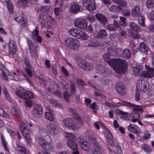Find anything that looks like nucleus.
<instances>
[{
    "label": "nucleus",
    "instance_id": "9",
    "mask_svg": "<svg viewBox=\"0 0 154 154\" xmlns=\"http://www.w3.org/2000/svg\"><path fill=\"white\" fill-rule=\"evenodd\" d=\"M47 129L49 133L52 135L57 134L59 131L58 125L55 123H50L47 126Z\"/></svg>",
    "mask_w": 154,
    "mask_h": 154
},
{
    "label": "nucleus",
    "instance_id": "19",
    "mask_svg": "<svg viewBox=\"0 0 154 154\" xmlns=\"http://www.w3.org/2000/svg\"><path fill=\"white\" fill-rule=\"evenodd\" d=\"M70 10L72 13L76 14L80 11V6L76 3L73 4L70 6Z\"/></svg>",
    "mask_w": 154,
    "mask_h": 154
},
{
    "label": "nucleus",
    "instance_id": "24",
    "mask_svg": "<svg viewBox=\"0 0 154 154\" xmlns=\"http://www.w3.org/2000/svg\"><path fill=\"white\" fill-rule=\"evenodd\" d=\"M32 93L29 91L22 93V98L24 100L31 99L33 98Z\"/></svg>",
    "mask_w": 154,
    "mask_h": 154
},
{
    "label": "nucleus",
    "instance_id": "42",
    "mask_svg": "<svg viewBox=\"0 0 154 154\" xmlns=\"http://www.w3.org/2000/svg\"><path fill=\"white\" fill-rule=\"evenodd\" d=\"M15 20L20 24L24 26L25 25V23L24 20L23 18L20 16H18L15 19Z\"/></svg>",
    "mask_w": 154,
    "mask_h": 154
},
{
    "label": "nucleus",
    "instance_id": "2",
    "mask_svg": "<svg viewBox=\"0 0 154 154\" xmlns=\"http://www.w3.org/2000/svg\"><path fill=\"white\" fill-rule=\"evenodd\" d=\"M77 62L78 67L84 70L89 71L93 69L92 64L87 62L83 59L79 58L78 59Z\"/></svg>",
    "mask_w": 154,
    "mask_h": 154
},
{
    "label": "nucleus",
    "instance_id": "35",
    "mask_svg": "<svg viewBox=\"0 0 154 154\" xmlns=\"http://www.w3.org/2000/svg\"><path fill=\"white\" fill-rule=\"evenodd\" d=\"M96 146L93 149L92 152L93 154H102L101 150L102 147L101 146L98 145L96 144Z\"/></svg>",
    "mask_w": 154,
    "mask_h": 154
},
{
    "label": "nucleus",
    "instance_id": "32",
    "mask_svg": "<svg viewBox=\"0 0 154 154\" xmlns=\"http://www.w3.org/2000/svg\"><path fill=\"white\" fill-rule=\"evenodd\" d=\"M88 38V35L83 31L80 30L77 38L82 40H86Z\"/></svg>",
    "mask_w": 154,
    "mask_h": 154
},
{
    "label": "nucleus",
    "instance_id": "55",
    "mask_svg": "<svg viewBox=\"0 0 154 154\" xmlns=\"http://www.w3.org/2000/svg\"><path fill=\"white\" fill-rule=\"evenodd\" d=\"M154 5V0H148L146 3V6L148 8H151Z\"/></svg>",
    "mask_w": 154,
    "mask_h": 154
},
{
    "label": "nucleus",
    "instance_id": "13",
    "mask_svg": "<svg viewBox=\"0 0 154 154\" xmlns=\"http://www.w3.org/2000/svg\"><path fill=\"white\" fill-rule=\"evenodd\" d=\"M146 71L143 73L142 75L145 78H151L154 75V69L149 67L146 68Z\"/></svg>",
    "mask_w": 154,
    "mask_h": 154
},
{
    "label": "nucleus",
    "instance_id": "18",
    "mask_svg": "<svg viewBox=\"0 0 154 154\" xmlns=\"http://www.w3.org/2000/svg\"><path fill=\"white\" fill-rule=\"evenodd\" d=\"M121 62H122V60L120 59H110L107 63L114 69L115 67Z\"/></svg>",
    "mask_w": 154,
    "mask_h": 154
},
{
    "label": "nucleus",
    "instance_id": "21",
    "mask_svg": "<svg viewBox=\"0 0 154 154\" xmlns=\"http://www.w3.org/2000/svg\"><path fill=\"white\" fill-rule=\"evenodd\" d=\"M128 129L131 132L138 133L140 131V129L135 125L130 124L128 126Z\"/></svg>",
    "mask_w": 154,
    "mask_h": 154
},
{
    "label": "nucleus",
    "instance_id": "33",
    "mask_svg": "<svg viewBox=\"0 0 154 154\" xmlns=\"http://www.w3.org/2000/svg\"><path fill=\"white\" fill-rule=\"evenodd\" d=\"M110 11L112 12L117 13L119 12L122 10V8L120 6H116L115 5H112L109 8Z\"/></svg>",
    "mask_w": 154,
    "mask_h": 154
},
{
    "label": "nucleus",
    "instance_id": "59",
    "mask_svg": "<svg viewBox=\"0 0 154 154\" xmlns=\"http://www.w3.org/2000/svg\"><path fill=\"white\" fill-rule=\"evenodd\" d=\"M25 104L26 106L30 107L32 105V100H27L25 101Z\"/></svg>",
    "mask_w": 154,
    "mask_h": 154
},
{
    "label": "nucleus",
    "instance_id": "63",
    "mask_svg": "<svg viewBox=\"0 0 154 154\" xmlns=\"http://www.w3.org/2000/svg\"><path fill=\"white\" fill-rule=\"evenodd\" d=\"M7 72L4 71L2 72V73L1 74L2 77V78L5 80H8V78L7 76L6 75V73Z\"/></svg>",
    "mask_w": 154,
    "mask_h": 154
},
{
    "label": "nucleus",
    "instance_id": "3",
    "mask_svg": "<svg viewBox=\"0 0 154 154\" xmlns=\"http://www.w3.org/2000/svg\"><path fill=\"white\" fill-rule=\"evenodd\" d=\"M20 129L24 137L25 138L27 141L28 143L31 142L29 131L26 127V125L24 122H22L20 125Z\"/></svg>",
    "mask_w": 154,
    "mask_h": 154
},
{
    "label": "nucleus",
    "instance_id": "5",
    "mask_svg": "<svg viewBox=\"0 0 154 154\" xmlns=\"http://www.w3.org/2000/svg\"><path fill=\"white\" fill-rule=\"evenodd\" d=\"M75 26L80 29H86L87 28V21L84 19H76L74 21Z\"/></svg>",
    "mask_w": 154,
    "mask_h": 154
},
{
    "label": "nucleus",
    "instance_id": "51",
    "mask_svg": "<svg viewBox=\"0 0 154 154\" xmlns=\"http://www.w3.org/2000/svg\"><path fill=\"white\" fill-rule=\"evenodd\" d=\"M33 70V68L32 66L29 67H26L25 69V70L26 72L29 77H32V71Z\"/></svg>",
    "mask_w": 154,
    "mask_h": 154
},
{
    "label": "nucleus",
    "instance_id": "39",
    "mask_svg": "<svg viewBox=\"0 0 154 154\" xmlns=\"http://www.w3.org/2000/svg\"><path fill=\"white\" fill-rule=\"evenodd\" d=\"M142 68L141 66H138L136 67H134L133 69V73L135 75H138L141 71Z\"/></svg>",
    "mask_w": 154,
    "mask_h": 154
},
{
    "label": "nucleus",
    "instance_id": "43",
    "mask_svg": "<svg viewBox=\"0 0 154 154\" xmlns=\"http://www.w3.org/2000/svg\"><path fill=\"white\" fill-rule=\"evenodd\" d=\"M17 150L21 153H23L25 154H28L29 153L28 151L25 148L22 146H17Z\"/></svg>",
    "mask_w": 154,
    "mask_h": 154
},
{
    "label": "nucleus",
    "instance_id": "58",
    "mask_svg": "<svg viewBox=\"0 0 154 154\" xmlns=\"http://www.w3.org/2000/svg\"><path fill=\"white\" fill-rule=\"evenodd\" d=\"M50 8V6H42L41 8L40 11L42 12H46L49 10Z\"/></svg>",
    "mask_w": 154,
    "mask_h": 154
},
{
    "label": "nucleus",
    "instance_id": "57",
    "mask_svg": "<svg viewBox=\"0 0 154 154\" xmlns=\"http://www.w3.org/2000/svg\"><path fill=\"white\" fill-rule=\"evenodd\" d=\"M114 25L111 24H108L106 26V29L109 30L114 31L116 30Z\"/></svg>",
    "mask_w": 154,
    "mask_h": 154
},
{
    "label": "nucleus",
    "instance_id": "25",
    "mask_svg": "<svg viewBox=\"0 0 154 154\" xmlns=\"http://www.w3.org/2000/svg\"><path fill=\"white\" fill-rule=\"evenodd\" d=\"M8 45L12 53L13 54H15L17 49L15 42L12 40H11L9 42Z\"/></svg>",
    "mask_w": 154,
    "mask_h": 154
},
{
    "label": "nucleus",
    "instance_id": "17",
    "mask_svg": "<svg viewBox=\"0 0 154 154\" xmlns=\"http://www.w3.org/2000/svg\"><path fill=\"white\" fill-rule=\"evenodd\" d=\"M116 49H112L111 48H109L108 51L110 54H105L103 55V58L106 62H107L109 60V59L111 55H114L116 54Z\"/></svg>",
    "mask_w": 154,
    "mask_h": 154
},
{
    "label": "nucleus",
    "instance_id": "38",
    "mask_svg": "<svg viewBox=\"0 0 154 154\" xmlns=\"http://www.w3.org/2000/svg\"><path fill=\"white\" fill-rule=\"evenodd\" d=\"M70 92L73 95L75 94L76 91V87L75 83L72 81L71 82L70 85Z\"/></svg>",
    "mask_w": 154,
    "mask_h": 154
},
{
    "label": "nucleus",
    "instance_id": "6",
    "mask_svg": "<svg viewBox=\"0 0 154 154\" xmlns=\"http://www.w3.org/2000/svg\"><path fill=\"white\" fill-rule=\"evenodd\" d=\"M80 44L79 42L76 39L69 38L68 39V47L72 50H77L79 47Z\"/></svg>",
    "mask_w": 154,
    "mask_h": 154
},
{
    "label": "nucleus",
    "instance_id": "10",
    "mask_svg": "<svg viewBox=\"0 0 154 154\" xmlns=\"http://www.w3.org/2000/svg\"><path fill=\"white\" fill-rule=\"evenodd\" d=\"M116 90L119 94L122 95H125L126 93L125 86L124 85L120 82L116 83L115 86Z\"/></svg>",
    "mask_w": 154,
    "mask_h": 154
},
{
    "label": "nucleus",
    "instance_id": "54",
    "mask_svg": "<svg viewBox=\"0 0 154 154\" xmlns=\"http://www.w3.org/2000/svg\"><path fill=\"white\" fill-rule=\"evenodd\" d=\"M86 18L88 21L91 22H94L95 20V17L93 15L90 14L86 16Z\"/></svg>",
    "mask_w": 154,
    "mask_h": 154
},
{
    "label": "nucleus",
    "instance_id": "14",
    "mask_svg": "<svg viewBox=\"0 0 154 154\" xmlns=\"http://www.w3.org/2000/svg\"><path fill=\"white\" fill-rule=\"evenodd\" d=\"M79 143L80 144L81 147L84 150L86 151L90 150V145L85 140L82 138L80 139L79 141Z\"/></svg>",
    "mask_w": 154,
    "mask_h": 154
},
{
    "label": "nucleus",
    "instance_id": "15",
    "mask_svg": "<svg viewBox=\"0 0 154 154\" xmlns=\"http://www.w3.org/2000/svg\"><path fill=\"white\" fill-rule=\"evenodd\" d=\"M97 19L101 22L103 25H105L108 23V21L105 16L103 14L97 13L95 15Z\"/></svg>",
    "mask_w": 154,
    "mask_h": 154
},
{
    "label": "nucleus",
    "instance_id": "44",
    "mask_svg": "<svg viewBox=\"0 0 154 154\" xmlns=\"http://www.w3.org/2000/svg\"><path fill=\"white\" fill-rule=\"evenodd\" d=\"M138 17V22L140 25L142 26H145V18L142 15H140Z\"/></svg>",
    "mask_w": 154,
    "mask_h": 154
},
{
    "label": "nucleus",
    "instance_id": "56",
    "mask_svg": "<svg viewBox=\"0 0 154 154\" xmlns=\"http://www.w3.org/2000/svg\"><path fill=\"white\" fill-rule=\"evenodd\" d=\"M94 94L97 96L96 97L100 100L104 98V96L99 92H95Z\"/></svg>",
    "mask_w": 154,
    "mask_h": 154
},
{
    "label": "nucleus",
    "instance_id": "26",
    "mask_svg": "<svg viewBox=\"0 0 154 154\" xmlns=\"http://www.w3.org/2000/svg\"><path fill=\"white\" fill-rule=\"evenodd\" d=\"M128 106L134 108L133 111L134 112H142L143 110L142 109L141 107L139 105H135L131 103H128Z\"/></svg>",
    "mask_w": 154,
    "mask_h": 154
},
{
    "label": "nucleus",
    "instance_id": "41",
    "mask_svg": "<svg viewBox=\"0 0 154 154\" xmlns=\"http://www.w3.org/2000/svg\"><path fill=\"white\" fill-rule=\"evenodd\" d=\"M6 2L8 6V10L10 13L11 14L13 12V5L11 2L10 0H6Z\"/></svg>",
    "mask_w": 154,
    "mask_h": 154
},
{
    "label": "nucleus",
    "instance_id": "45",
    "mask_svg": "<svg viewBox=\"0 0 154 154\" xmlns=\"http://www.w3.org/2000/svg\"><path fill=\"white\" fill-rule=\"evenodd\" d=\"M11 112L12 115L15 116L16 117L20 118L19 113L15 108H12L11 109Z\"/></svg>",
    "mask_w": 154,
    "mask_h": 154
},
{
    "label": "nucleus",
    "instance_id": "23",
    "mask_svg": "<svg viewBox=\"0 0 154 154\" xmlns=\"http://www.w3.org/2000/svg\"><path fill=\"white\" fill-rule=\"evenodd\" d=\"M61 83L63 90L64 91L63 93V98L66 102H67V91L66 89V86L67 85L66 82V81L62 80Z\"/></svg>",
    "mask_w": 154,
    "mask_h": 154
},
{
    "label": "nucleus",
    "instance_id": "27",
    "mask_svg": "<svg viewBox=\"0 0 154 154\" xmlns=\"http://www.w3.org/2000/svg\"><path fill=\"white\" fill-rule=\"evenodd\" d=\"M139 48L140 51L146 54H147V52L148 51V47L146 44L142 42L139 45Z\"/></svg>",
    "mask_w": 154,
    "mask_h": 154
},
{
    "label": "nucleus",
    "instance_id": "60",
    "mask_svg": "<svg viewBox=\"0 0 154 154\" xmlns=\"http://www.w3.org/2000/svg\"><path fill=\"white\" fill-rule=\"evenodd\" d=\"M140 99V97L139 95V90L137 89L135 92V100L136 101H138Z\"/></svg>",
    "mask_w": 154,
    "mask_h": 154
},
{
    "label": "nucleus",
    "instance_id": "36",
    "mask_svg": "<svg viewBox=\"0 0 154 154\" xmlns=\"http://www.w3.org/2000/svg\"><path fill=\"white\" fill-rule=\"evenodd\" d=\"M48 110H49V112H47L45 113L46 117L48 120L52 121L54 119L53 114L52 113L53 111L49 108L48 109Z\"/></svg>",
    "mask_w": 154,
    "mask_h": 154
},
{
    "label": "nucleus",
    "instance_id": "7",
    "mask_svg": "<svg viewBox=\"0 0 154 154\" xmlns=\"http://www.w3.org/2000/svg\"><path fill=\"white\" fill-rule=\"evenodd\" d=\"M82 2L84 7L89 11H93L96 9L94 0H83Z\"/></svg>",
    "mask_w": 154,
    "mask_h": 154
},
{
    "label": "nucleus",
    "instance_id": "29",
    "mask_svg": "<svg viewBox=\"0 0 154 154\" xmlns=\"http://www.w3.org/2000/svg\"><path fill=\"white\" fill-rule=\"evenodd\" d=\"M38 141L40 145L45 150H48L49 149L50 144L45 140H44L42 139L39 138L38 139Z\"/></svg>",
    "mask_w": 154,
    "mask_h": 154
},
{
    "label": "nucleus",
    "instance_id": "64",
    "mask_svg": "<svg viewBox=\"0 0 154 154\" xmlns=\"http://www.w3.org/2000/svg\"><path fill=\"white\" fill-rule=\"evenodd\" d=\"M38 29L37 28H36L35 29L34 31L32 32V34L34 38H35L36 36H37L38 34Z\"/></svg>",
    "mask_w": 154,
    "mask_h": 154
},
{
    "label": "nucleus",
    "instance_id": "1",
    "mask_svg": "<svg viewBox=\"0 0 154 154\" xmlns=\"http://www.w3.org/2000/svg\"><path fill=\"white\" fill-rule=\"evenodd\" d=\"M109 134L106 137L109 149L111 152L114 151L115 154H122V150L120 147L117 143L113 141L112 134L110 132H109Z\"/></svg>",
    "mask_w": 154,
    "mask_h": 154
},
{
    "label": "nucleus",
    "instance_id": "34",
    "mask_svg": "<svg viewBox=\"0 0 154 154\" xmlns=\"http://www.w3.org/2000/svg\"><path fill=\"white\" fill-rule=\"evenodd\" d=\"M28 45L29 46V49L30 53L32 55H33L36 52V51H35L33 43L32 42L29 40H27Z\"/></svg>",
    "mask_w": 154,
    "mask_h": 154
},
{
    "label": "nucleus",
    "instance_id": "8",
    "mask_svg": "<svg viewBox=\"0 0 154 154\" xmlns=\"http://www.w3.org/2000/svg\"><path fill=\"white\" fill-rule=\"evenodd\" d=\"M125 62V61L122 60V62L118 63L115 67L114 70L119 74H122L124 73L126 70V67L124 64Z\"/></svg>",
    "mask_w": 154,
    "mask_h": 154
},
{
    "label": "nucleus",
    "instance_id": "20",
    "mask_svg": "<svg viewBox=\"0 0 154 154\" xmlns=\"http://www.w3.org/2000/svg\"><path fill=\"white\" fill-rule=\"evenodd\" d=\"M139 86L141 91L143 92H145L149 88V83L147 81L142 80L139 85Z\"/></svg>",
    "mask_w": 154,
    "mask_h": 154
},
{
    "label": "nucleus",
    "instance_id": "22",
    "mask_svg": "<svg viewBox=\"0 0 154 154\" xmlns=\"http://www.w3.org/2000/svg\"><path fill=\"white\" fill-rule=\"evenodd\" d=\"M131 14L134 17H138L141 15L140 8L138 5L134 6L132 9Z\"/></svg>",
    "mask_w": 154,
    "mask_h": 154
},
{
    "label": "nucleus",
    "instance_id": "31",
    "mask_svg": "<svg viewBox=\"0 0 154 154\" xmlns=\"http://www.w3.org/2000/svg\"><path fill=\"white\" fill-rule=\"evenodd\" d=\"M107 35V33L105 30L101 29L99 31L97 36L98 38L105 39L106 38Z\"/></svg>",
    "mask_w": 154,
    "mask_h": 154
},
{
    "label": "nucleus",
    "instance_id": "37",
    "mask_svg": "<svg viewBox=\"0 0 154 154\" xmlns=\"http://www.w3.org/2000/svg\"><path fill=\"white\" fill-rule=\"evenodd\" d=\"M88 45L91 47H95L99 45L98 42L94 39H91L88 41Z\"/></svg>",
    "mask_w": 154,
    "mask_h": 154
},
{
    "label": "nucleus",
    "instance_id": "48",
    "mask_svg": "<svg viewBox=\"0 0 154 154\" xmlns=\"http://www.w3.org/2000/svg\"><path fill=\"white\" fill-rule=\"evenodd\" d=\"M110 73V71L109 70L106 69H102L101 71L100 74L103 77H106L109 75Z\"/></svg>",
    "mask_w": 154,
    "mask_h": 154
},
{
    "label": "nucleus",
    "instance_id": "61",
    "mask_svg": "<svg viewBox=\"0 0 154 154\" xmlns=\"http://www.w3.org/2000/svg\"><path fill=\"white\" fill-rule=\"evenodd\" d=\"M49 102L50 103L54 106H56L58 105V103L57 101L53 99H50Z\"/></svg>",
    "mask_w": 154,
    "mask_h": 154
},
{
    "label": "nucleus",
    "instance_id": "40",
    "mask_svg": "<svg viewBox=\"0 0 154 154\" xmlns=\"http://www.w3.org/2000/svg\"><path fill=\"white\" fill-rule=\"evenodd\" d=\"M122 54L127 59L129 58L131 55L129 50L126 49H124L123 51Z\"/></svg>",
    "mask_w": 154,
    "mask_h": 154
},
{
    "label": "nucleus",
    "instance_id": "28",
    "mask_svg": "<svg viewBox=\"0 0 154 154\" xmlns=\"http://www.w3.org/2000/svg\"><path fill=\"white\" fill-rule=\"evenodd\" d=\"M129 25L131 29L135 32H139L141 30L140 26L134 22H130Z\"/></svg>",
    "mask_w": 154,
    "mask_h": 154
},
{
    "label": "nucleus",
    "instance_id": "47",
    "mask_svg": "<svg viewBox=\"0 0 154 154\" xmlns=\"http://www.w3.org/2000/svg\"><path fill=\"white\" fill-rule=\"evenodd\" d=\"M113 1L120 5L125 7L127 5V2L125 0H112Z\"/></svg>",
    "mask_w": 154,
    "mask_h": 154
},
{
    "label": "nucleus",
    "instance_id": "49",
    "mask_svg": "<svg viewBox=\"0 0 154 154\" xmlns=\"http://www.w3.org/2000/svg\"><path fill=\"white\" fill-rule=\"evenodd\" d=\"M143 149L144 151L148 153H150L151 152L152 149L150 147L146 144H143L142 145Z\"/></svg>",
    "mask_w": 154,
    "mask_h": 154
},
{
    "label": "nucleus",
    "instance_id": "50",
    "mask_svg": "<svg viewBox=\"0 0 154 154\" xmlns=\"http://www.w3.org/2000/svg\"><path fill=\"white\" fill-rule=\"evenodd\" d=\"M69 111L72 113L74 118L79 117V115L78 112L75 109L70 108L69 109Z\"/></svg>",
    "mask_w": 154,
    "mask_h": 154
},
{
    "label": "nucleus",
    "instance_id": "52",
    "mask_svg": "<svg viewBox=\"0 0 154 154\" xmlns=\"http://www.w3.org/2000/svg\"><path fill=\"white\" fill-rule=\"evenodd\" d=\"M23 61L26 66V67H29L32 66L29 63V58L26 57H23Z\"/></svg>",
    "mask_w": 154,
    "mask_h": 154
},
{
    "label": "nucleus",
    "instance_id": "30",
    "mask_svg": "<svg viewBox=\"0 0 154 154\" xmlns=\"http://www.w3.org/2000/svg\"><path fill=\"white\" fill-rule=\"evenodd\" d=\"M80 30L77 28H72L68 30V32L70 35L77 38L79 32Z\"/></svg>",
    "mask_w": 154,
    "mask_h": 154
},
{
    "label": "nucleus",
    "instance_id": "62",
    "mask_svg": "<svg viewBox=\"0 0 154 154\" xmlns=\"http://www.w3.org/2000/svg\"><path fill=\"white\" fill-rule=\"evenodd\" d=\"M149 18L150 20L154 21V11L149 13Z\"/></svg>",
    "mask_w": 154,
    "mask_h": 154
},
{
    "label": "nucleus",
    "instance_id": "46",
    "mask_svg": "<svg viewBox=\"0 0 154 154\" xmlns=\"http://www.w3.org/2000/svg\"><path fill=\"white\" fill-rule=\"evenodd\" d=\"M2 89L4 92L5 98L9 102H11V99L9 95L7 89L5 88L4 87Z\"/></svg>",
    "mask_w": 154,
    "mask_h": 154
},
{
    "label": "nucleus",
    "instance_id": "53",
    "mask_svg": "<svg viewBox=\"0 0 154 154\" xmlns=\"http://www.w3.org/2000/svg\"><path fill=\"white\" fill-rule=\"evenodd\" d=\"M129 35L132 38H139L140 36L137 33H134L130 29L128 31Z\"/></svg>",
    "mask_w": 154,
    "mask_h": 154
},
{
    "label": "nucleus",
    "instance_id": "16",
    "mask_svg": "<svg viewBox=\"0 0 154 154\" xmlns=\"http://www.w3.org/2000/svg\"><path fill=\"white\" fill-rule=\"evenodd\" d=\"M51 87L52 90L54 91V95L61 98V95L59 91V87L57 83L54 82H52L51 83Z\"/></svg>",
    "mask_w": 154,
    "mask_h": 154
},
{
    "label": "nucleus",
    "instance_id": "12",
    "mask_svg": "<svg viewBox=\"0 0 154 154\" xmlns=\"http://www.w3.org/2000/svg\"><path fill=\"white\" fill-rule=\"evenodd\" d=\"M42 112V108L40 105H36L33 109L32 115L36 118H38Z\"/></svg>",
    "mask_w": 154,
    "mask_h": 154
},
{
    "label": "nucleus",
    "instance_id": "4",
    "mask_svg": "<svg viewBox=\"0 0 154 154\" xmlns=\"http://www.w3.org/2000/svg\"><path fill=\"white\" fill-rule=\"evenodd\" d=\"M76 137L73 134L68 133V146L70 149L75 150L78 149V145L75 142Z\"/></svg>",
    "mask_w": 154,
    "mask_h": 154
},
{
    "label": "nucleus",
    "instance_id": "11",
    "mask_svg": "<svg viewBox=\"0 0 154 154\" xmlns=\"http://www.w3.org/2000/svg\"><path fill=\"white\" fill-rule=\"evenodd\" d=\"M79 128V125L75 122L74 119H68V128L73 130H76Z\"/></svg>",
    "mask_w": 154,
    "mask_h": 154
}]
</instances>
